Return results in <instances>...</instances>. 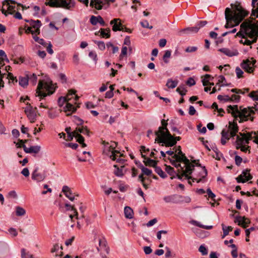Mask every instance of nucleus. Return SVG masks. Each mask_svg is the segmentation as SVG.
I'll return each instance as SVG.
<instances>
[{
    "instance_id": "1",
    "label": "nucleus",
    "mask_w": 258,
    "mask_h": 258,
    "mask_svg": "<svg viewBox=\"0 0 258 258\" xmlns=\"http://www.w3.org/2000/svg\"><path fill=\"white\" fill-rule=\"evenodd\" d=\"M179 151L177 152V154H175L172 158L173 159L170 160V162L172 165L176 168H180V170L182 172L181 175H177L178 178L182 180V177H185V179L188 180V183L191 185V182L190 179H192L193 182L196 181L199 183L200 182H204L205 178L207 175V171L205 167H204L201 171L199 173L200 178H192L189 175L191 174L194 169L195 166L190 162L189 160L185 156V154L182 153L180 146H178Z\"/></svg>"
},
{
    "instance_id": "2",
    "label": "nucleus",
    "mask_w": 258,
    "mask_h": 258,
    "mask_svg": "<svg viewBox=\"0 0 258 258\" xmlns=\"http://www.w3.org/2000/svg\"><path fill=\"white\" fill-rule=\"evenodd\" d=\"M236 36L241 37L239 42L246 45H251L256 42L258 37V21L245 20L241 25L240 31Z\"/></svg>"
},
{
    "instance_id": "3",
    "label": "nucleus",
    "mask_w": 258,
    "mask_h": 258,
    "mask_svg": "<svg viewBox=\"0 0 258 258\" xmlns=\"http://www.w3.org/2000/svg\"><path fill=\"white\" fill-rule=\"evenodd\" d=\"M248 14V12L239 5H236L232 11L227 8L225 11V17L226 23V28L238 26Z\"/></svg>"
},
{
    "instance_id": "4",
    "label": "nucleus",
    "mask_w": 258,
    "mask_h": 258,
    "mask_svg": "<svg viewBox=\"0 0 258 258\" xmlns=\"http://www.w3.org/2000/svg\"><path fill=\"white\" fill-rule=\"evenodd\" d=\"M162 126L159 127L158 131L155 132L157 137L155 141L158 143L164 144L166 147H172L175 145L177 141L180 140V137L175 138L172 136L167 128L168 124L167 120L162 119L161 120Z\"/></svg>"
},
{
    "instance_id": "5",
    "label": "nucleus",
    "mask_w": 258,
    "mask_h": 258,
    "mask_svg": "<svg viewBox=\"0 0 258 258\" xmlns=\"http://www.w3.org/2000/svg\"><path fill=\"white\" fill-rule=\"evenodd\" d=\"M227 110L228 113H231L235 118L239 117L241 121L253 119L254 112L251 108H238L237 105H229L227 107Z\"/></svg>"
},
{
    "instance_id": "6",
    "label": "nucleus",
    "mask_w": 258,
    "mask_h": 258,
    "mask_svg": "<svg viewBox=\"0 0 258 258\" xmlns=\"http://www.w3.org/2000/svg\"><path fill=\"white\" fill-rule=\"evenodd\" d=\"M56 86L49 79L40 80L37 88L36 93L41 98L46 97L47 95L52 94L56 89Z\"/></svg>"
},
{
    "instance_id": "7",
    "label": "nucleus",
    "mask_w": 258,
    "mask_h": 258,
    "mask_svg": "<svg viewBox=\"0 0 258 258\" xmlns=\"http://www.w3.org/2000/svg\"><path fill=\"white\" fill-rule=\"evenodd\" d=\"M239 136H236V140L235 141L236 147L237 149L241 146L248 144L249 141L254 139L253 142L258 144V133L256 132H247L246 133H240Z\"/></svg>"
},
{
    "instance_id": "8",
    "label": "nucleus",
    "mask_w": 258,
    "mask_h": 258,
    "mask_svg": "<svg viewBox=\"0 0 258 258\" xmlns=\"http://www.w3.org/2000/svg\"><path fill=\"white\" fill-rule=\"evenodd\" d=\"M238 131L237 124L235 122H229L228 128H224L221 132V143L222 145H225L227 141L229 140L230 138H233L236 135Z\"/></svg>"
},
{
    "instance_id": "9",
    "label": "nucleus",
    "mask_w": 258,
    "mask_h": 258,
    "mask_svg": "<svg viewBox=\"0 0 258 258\" xmlns=\"http://www.w3.org/2000/svg\"><path fill=\"white\" fill-rule=\"evenodd\" d=\"M45 4L51 7H62L70 10L75 7V3L73 0H46Z\"/></svg>"
},
{
    "instance_id": "10",
    "label": "nucleus",
    "mask_w": 258,
    "mask_h": 258,
    "mask_svg": "<svg viewBox=\"0 0 258 258\" xmlns=\"http://www.w3.org/2000/svg\"><path fill=\"white\" fill-rule=\"evenodd\" d=\"M108 145V144L105 146L104 149V153L109 156L112 160H116V162L121 164H123L125 160L121 158L122 155L117 150H115L114 147L112 146Z\"/></svg>"
},
{
    "instance_id": "11",
    "label": "nucleus",
    "mask_w": 258,
    "mask_h": 258,
    "mask_svg": "<svg viewBox=\"0 0 258 258\" xmlns=\"http://www.w3.org/2000/svg\"><path fill=\"white\" fill-rule=\"evenodd\" d=\"M83 3L86 6H88L89 4V0H79ZM115 0H91L90 6L92 8H94L97 10H101L104 8H106L108 1L113 3Z\"/></svg>"
},
{
    "instance_id": "12",
    "label": "nucleus",
    "mask_w": 258,
    "mask_h": 258,
    "mask_svg": "<svg viewBox=\"0 0 258 258\" xmlns=\"http://www.w3.org/2000/svg\"><path fill=\"white\" fill-rule=\"evenodd\" d=\"M76 91L73 90H70L66 96L64 97L66 98V101L67 102L66 105L63 108V110L66 113L67 116L71 115L73 112L76 110V108L69 101L71 100L73 95H75Z\"/></svg>"
},
{
    "instance_id": "13",
    "label": "nucleus",
    "mask_w": 258,
    "mask_h": 258,
    "mask_svg": "<svg viewBox=\"0 0 258 258\" xmlns=\"http://www.w3.org/2000/svg\"><path fill=\"white\" fill-rule=\"evenodd\" d=\"M16 3L13 0H6L3 4L2 12L5 16L12 14L16 11Z\"/></svg>"
},
{
    "instance_id": "14",
    "label": "nucleus",
    "mask_w": 258,
    "mask_h": 258,
    "mask_svg": "<svg viewBox=\"0 0 258 258\" xmlns=\"http://www.w3.org/2000/svg\"><path fill=\"white\" fill-rule=\"evenodd\" d=\"M256 60L252 58L243 60L240 63V67L246 72L252 73L254 70Z\"/></svg>"
},
{
    "instance_id": "15",
    "label": "nucleus",
    "mask_w": 258,
    "mask_h": 258,
    "mask_svg": "<svg viewBox=\"0 0 258 258\" xmlns=\"http://www.w3.org/2000/svg\"><path fill=\"white\" fill-rule=\"evenodd\" d=\"M183 196L177 195L173 194L170 195L165 196L163 197V199L165 203L167 204H180L183 203Z\"/></svg>"
},
{
    "instance_id": "16",
    "label": "nucleus",
    "mask_w": 258,
    "mask_h": 258,
    "mask_svg": "<svg viewBox=\"0 0 258 258\" xmlns=\"http://www.w3.org/2000/svg\"><path fill=\"white\" fill-rule=\"evenodd\" d=\"M24 111L31 122H34L36 117L35 109L30 104H27Z\"/></svg>"
},
{
    "instance_id": "17",
    "label": "nucleus",
    "mask_w": 258,
    "mask_h": 258,
    "mask_svg": "<svg viewBox=\"0 0 258 258\" xmlns=\"http://www.w3.org/2000/svg\"><path fill=\"white\" fill-rule=\"evenodd\" d=\"M21 143L23 145V148L24 151L27 153H38L41 149V147L40 146H31L29 148H27L26 145L24 144L25 142L23 140L20 141Z\"/></svg>"
},
{
    "instance_id": "18",
    "label": "nucleus",
    "mask_w": 258,
    "mask_h": 258,
    "mask_svg": "<svg viewBox=\"0 0 258 258\" xmlns=\"http://www.w3.org/2000/svg\"><path fill=\"white\" fill-rule=\"evenodd\" d=\"M252 178L249 170L246 169L242 171V173L236 178L238 182H245Z\"/></svg>"
},
{
    "instance_id": "19",
    "label": "nucleus",
    "mask_w": 258,
    "mask_h": 258,
    "mask_svg": "<svg viewBox=\"0 0 258 258\" xmlns=\"http://www.w3.org/2000/svg\"><path fill=\"white\" fill-rule=\"evenodd\" d=\"M38 167L35 169L32 173L31 178L33 180L36 181L37 182H41L45 179L46 175L45 173L38 172Z\"/></svg>"
},
{
    "instance_id": "20",
    "label": "nucleus",
    "mask_w": 258,
    "mask_h": 258,
    "mask_svg": "<svg viewBox=\"0 0 258 258\" xmlns=\"http://www.w3.org/2000/svg\"><path fill=\"white\" fill-rule=\"evenodd\" d=\"M62 191L63 192L66 197H67L71 201H73L75 199V197H78V195H75L73 193L71 188L67 186L64 185L62 188Z\"/></svg>"
},
{
    "instance_id": "21",
    "label": "nucleus",
    "mask_w": 258,
    "mask_h": 258,
    "mask_svg": "<svg viewBox=\"0 0 258 258\" xmlns=\"http://www.w3.org/2000/svg\"><path fill=\"white\" fill-rule=\"evenodd\" d=\"M27 22L29 23L30 27L34 30L37 34H39L40 33V28L41 26V22L40 20H26Z\"/></svg>"
},
{
    "instance_id": "22",
    "label": "nucleus",
    "mask_w": 258,
    "mask_h": 258,
    "mask_svg": "<svg viewBox=\"0 0 258 258\" xmlns=\"http://www.w3.org/2000/svg\"><path fill=\"white\" fill-rule=\"evenodd\" d=\"M110 25H112V30L114 32L117 31H123V26L122 25L119 19H114L110 22Z\"/></svg>"
},
{
    "instance_id": "23",
    "label": "nucleus",
    "mask_w": 258,
    "mask_h": 258,
    "mask_svg": "<svg viewBox=\"0 0 258 258\" xmlns=\"http://www.w3.org/2000/svg\"><path fill=\"white\" fill-rule=\"evenodd\" d=\"M218 51L224 53L225 55L229 57L237 56L239 54V52L237 51V50L235 49H230L227 48H222L219 49Z\"/></svg>"
},
{
    "instance_id": "24",
    "label": "nucleus",
    "mask_w": 258,
    "mask_h": 258,
    "mask_svg": "<svg viewBox=\"0 0 258 258\" xmlns=\"http://www.w3.org/2000/svg\"><path fill=\"white\" fill-rule=\"evenodd\" d=\"M90 22L92 25H96L99 23L101 26H106L104 20L100 16H92L90 19Z\"/></svg>"
},
{
    "instance_id": "25",
    "label": "nucleus",
    "mask_w": 258,
    "mask_h": 258,
    "mask_svg": "<svg viewBox=\"0 0 258 258\" xmlns=\"http://www.w3.org/2000/svg\"><path fill=\"white\" fill-rule=\"evenodd\" d=\"M235 222L238 223L239 225L242 226L243 228H246L250 223V220L245 217L236 216Z\"/></svg>"
},
{
    "instance_id": "26",
    "label": "nucleus",
    "mask_w": 258,
    "mask_h": 258,
    "mask_svg": "<svg viewBox=\"0 0 258 258\" xmlns=\"http://www.w3.org/2000/svg\"><path fill=\"white\" fill-rule=\"evenodd\" d=\"M0 77L2 78V80H3V79L4 78H6V79L9 80V82L10 83L15 84L17 82V79L16 77H15L12 73H9L8 74L4 73L2 74L1 73V75L0 76Z\"/></svg>"
},
{
    "instance_id": "27",
    "label": "nucleus",
    "mask_w": 258,
    "mask_h": 258,
    "mask_svg": "<svg viewBox=\"0 0 258 258\" xmlns=\"http://www.w3.org/2000/svg\"><path fill=\"white\" fill-rule=\"evenodd\" d=\"M99 247H97V250L99 251H104L107 253L109 252V248L106 246V242L104 239H99Z\"/></svg>"
},
{
    "instance_id": "28",
    "label": "nucleus",
    "mask_w": 258,
    "mask_h": 258,
    "mask_svg": "<svg viewBox=\"0 0 258 258\" xmlns=\"http://www.w3.org/2000/svg\"><path fill=\"white\" fill-rule=\"evenodd\" d=\"M251 5L253 7L251 16L258 18V0H252Z\"/></svg>"
},
{
    "instance_id": "29",
    "label": "nucleus",
    "mask_w": 258,
    "mask_h": 258,
    "mask_svg": "<svg viewBox=\"0 0 258 258\" xmlns=\"http://www.w3.org/2000/svg\"><path fill=\"white\" fill-rule=\"evenodd\" d=\"M114 167L115 168L114 173L116 176L121 177L123 175V169L124 168V165H121L120 167H119L117 165H114Z\"/></svg>"
},
{
    "instance_id": "30",
    "label": "nucleus",
    "mask_w": 258,
    "mask_h": 258,
    "mask_svg": "<svg viewBox=\"0 0 258 258\" xmlns=\"http://www.w3.org/2000/svg\"><path fill=\"white\" fill-rule=\"evenodd\" d=\"M199 31V27L198 26H195L192 27H187L185 29H182L181 32L186 34L196 33Z\"/></svg>"
},
{
    "instance_id": "31",
    "label": "nucleus",
    "mask_w": 258,
    "mask_h": 258,
    "mask_svg": "<svg viewBox=\"0 0 258 258\" xmlns=\"http://www.w3.org/2000/svg\"><path fill=\"white\" fill-rule=\"evenodd\" d=\"M178 169V173H176L175 171H174V169L173 168L171 167V166H167L166 167V171L171 175H174V174H176L177 177H178V174L181 175L182 174V172L180 170V168L178 167L177 168Z\"/></svg>"
},
{
    "instance_id": "32",
    "label": "nucleus",
    "mask_w": 258,
    "mask_h": 258,
    "mask_svg": "<svg viewBox=\"0 0 258 258\" xmlns=\"http://www.w3.org/2000/svg\"><path fill=\"white\" fill-rule=\"evenodd\" d=\"M190 224L195 225L196 226L205 229L210 230L213 228L212 226H207L202 224L200 222L196 220H191L190 222Z\"/></svg>"
},
{
    "instance_id": "33",
    "label": "nucleus",
    "mask_w": 258,
    "mask_h": 258,
    "mask_svg": "<svg viewBox=\"0 0 258 258\" xmlns=\"http://www.w3.org/2000/svg\"><path fill=\"white\" fill-rule=\"evenodd\" d=\"M124 213L125 218L132 219L133 217V210L129 207H125L124 209Z\"/></svg>"
},
{
    "instance_id": "34",
    "label": "nucleus",
    "mask_w": 258,
    "mask_h": 258,
    "mask_svg": "<svg viewBox=\"0 0 258 258\" xmlns=\"http://www.w3.org/2000/svg\"><path fill=\"white\" fill-rule=\"evenodd\" d=\"M177 80H173L172 79H169L167 81L166 86L169 89H173L178 85Z\"/></svg>"
},
{
    "instance_id": "35",
    "label": "nucleus",
    "mask_w": 258,
    "mask_h": 258,
    "mask_svg": "<svg viewBox=\"0 0 258 258\" xmlns=\"http://www.w3.org/2000/svg\"><path fill=\"white\" fill-rule=\"evenodd\" d=\"M110 30L109 28H101L99 30L101 36L103 38H108L110 37Z\"/></svg>"
},
{
    "instance_id": "36",
    "label": "nucleus",
    "mask_w": 258,
    "mask_h": 258,
    "mask_svg": "<svg viewBox=\"0 0 258 258\" xmlns=\"http://www.w3.org/2000/svg\"><path fill=\"white\" fill-rule=\"evenodd\" d=\"M19 85L23 87V88H25L28 85V77H20L19 80Z\"/></svg>"
},
{
    "instance_id": "37",
    "label": "nucleus",
    "mask_w": 258,
    "mask_h": 258,
    "mask_svg": "<svg viewBox=\"0 0 258 258\" xmlns=\"http://www.w3.org/2000/svg\"><path fill=\"white\" fill-rule=\"evenodd\" d=\"M65 207L67 208V211H69V210L73 211L74 212V213L75 216L76 217V218L78 219V212L77 211V210L76 209V208L74 207V206H71L70 204H69L68 203H66V204H65Z\"/></svg>"
},
{
    "instance_id": "38",
    "label": "nucleus",
    "mask_w": 258,
    "mask_h": 258,
    "mask_svg": "<svg viewBox=\"0 0 258 258\" xmlns=\"http://www.w3.org/2000/svg\"><path fill=\"white\" fill-rule=\"evenodd\" d=\"M155 172L162 178H165L167 177L166 174L162 170L160 167H155Z\"/></svg>"
},
{
    "instance_id": "39",
    "label": "nucleus",
    "mask_w": 258,
    "mask_h": 258,
    "mask_svg": "<svg viewBox=\"0 0 258 258\" xmlns=\"http://www.w3.org/2000/svg\"><path fill=\"white\" fill-rule=\"evenodd\" d=\"M27 77H28V81H29L33 85H35L37 82V76L34 74H30L29 76L27 75Z\"/></svg>"
},
{
    "instance_id": "40",
    "label": "nucleus",
    "mask_w": 258,
    "mask_h": 258,
    "mask_svg": "<svg viewBox=\"0 0 258 258\" xmlns=\"http://www.w3.org/2000/svg\"><path fill=\"white\" fill-rule=\"evenodd\" d=\"M16 214L18 216H24L26 214V211L21 207H17L16 209Z\"/></svg>"
},
{
    "instance_id": "41",
    "label": "nucleus",
    "mask_w": 258,
    "mask_h": 258,
    "mask_svg": "<svg viewBox=\"0 0 258 258\" xmlns=\"http://www.w3.org/2000/svg\"><path fill=\"white\" fill-rule=\"evenodd\" d=\"M176 91L182 96L185 95L187 90L184 86H179L177 89Z\"/></svg>"
},
{
    "instance_id": "42",
    "label": "nucleus",
    "mask_w": 258,
    "mask_h": 258,
    "mask_svg": "<svg viewBox=\"0 0 258 258\" xmlns=\"http://www.w3.org/2000/svg\"><path fill=\"white\" fill-rule=\"evenodd\" d=\"M146 159V160L145 161V163L146 165L154 167L155 168V167H157V162L155 160L149 158H147Z\"/></svg>"
},
{
    "instance_id": "43",
    "label": "nucleus",
    "mask_w": 258,
    "mask_h": 258,
    "mask_svg": "<svg viewBox=\"0 0 258 258\" xmlns=\"http://www.w3.org/2000/svg\"><path fill=\"white\" fill-rule=\"evenodd\" d=\"M171 54V51L169 50H166L163 57V59L165 63H167L169 62L168 58H170Z\"/></svg>"
},
{
    "instance_id": "44",
    "label": "nucleus",
    "mask_w": 258,
    "mask_h": 258,
    "mask_svg": "<svg viewBox=\"0 0 258 258\" xmlns=\"http://www.w3.org/2000/svg\"><path fill=\"white\" fill-rule=\"evenodd\" d=\"M140 167L141 169L143 174L149 176L152 173L151 170L145 167L143 165H141Z\"/></svg>"
},
{
    "instance_id": "45",
    "label": "nucleus",
    "mask_w": 258,
    "mask_h": 258,
    "mask_svg": "<svg viewBox=\"0 0 258 258\" xmlns=\"http://www.w3.org/2000/svg\"><path fill=\"white\" fill-rule=\"evenodd\" d=\"M217 98L221 101L223 102L230 101V96L228 95H221L218 96Z\"/></svg>"
},
{
    "instance_id": "46",
    "label": "nucleus",
    "mask_w": 258,
    "mask_h": 258,
    "mask_svg": "<svg viewBox=\"0 0 258 258\" xmlns=\"http://www.w3.org/2000/svg\"><path fill=\"white\" fill-rule=\"evenodd\" d=\"M33 38L36 42H38L40 44H41L43 46H44L46 45L47 43L42 38H40L39 37H37L36 35L33 36Z\"/></svg>"
},
{
    "instance_id": "47",
    "label": "nucleus",
    "mask_w": 258,
    "mask_h": 258,
    "mask_svg": "<svg viewBox=\"0 0 258 258\" xmlns=\"http://www.w3.org/2000/svg\"><path fill=\"white\" fill-rule=\"evenodd\" d=\"M94 42L97 45L101 50H104L105 49V44L103 41L94 40Z\"/></svg>"
},
{
    "instance_id": "48",
    "label": "nucleus",
    "mask_w": 258,
    "mask_h": 258,
    "mask_svg": "<svg viewBox=\"0 0 258 258\" xmlns=\"http://www.w3.org/2000/svg\"><path fill=\"white\" fill-rule=\"evenodd\" d=\"M199 251L202 253L203 255H206L208 253V248L204 245H201L199 248Z\"/></svg>"
},
{
    "instance_id": "49",
    "label": "nucleus",
    "mask_w": 258,
    "mask_h": 258,
    "mask_svg": "<svg viewBox=\"0 0 258 258\" xmlns=\"http://www.w3.org/2000/svg\"><path fill=\"white\" fill-rule=\"evenodd\" d=\"M210 78H211V76L209 74H206L204 78L202 80V83H203V86H206L208 85V84L209 83V82Z\"/></svg>"
},
{
    "instance_id": "50",
    "label": "nucleus",
    "mask_w": 258,
    "mask_h": 258,
    "mask_svg": "<svg viewBox=\"0 0 258 258\" xmlns=\"http://www.w3.org/2000/svg\"><path fill=\"white\" fill-rule=\"evenodd\" d=\"M222 227L223 232L225 233V235H228L229 231L232 230V227L231 226H226L222 224Z\"/></svg>"
},
{
    "instance_id": "51",
    "label": "nucleus",
    "mask_w": 258,
    "mask_h": 258,
    "mask_svg": "<svg viewBox=\"0 0 258 258\" xmlns=\"http://www.w3.org/2000/svg\"><path fill=\"white\" fill-rule=\"evenodd\" d=\"M219 83H221L222 86H230V84H226V80L225 77L223 76H220L219 77V80H218Z\"/></svg>"
},
{
    "instance_id": "52",
    "label": "nucleus",
    "mask_w": 258,
    "mask_h": 258,
    "mask_svg": "<svg viewBox=\"0 0 258 258\" xmlns=\"http://www.w3.org/2000/svg\"><path fill=\"white\" fill-rule=\"evenodd\" d=\"M235 73L236 74L237 78L239 79L242 77V75L243 74V72L241 70V68H240L238 67H237L235 69Z\"/></svg>"
},
{
    "instance_id": "53",
    "label": "nucleus",
    "mask_w": 258,
    "mask_h": 258,
    "mask_svg": "<svg viewBox=\"0 0 258 258\" xmlns=\"http://www.w3.org/2000/svg\"><path fill=\"white\" fill-rule=\"evenodd\" d=\"M127 48L126 46H123L121 48V53L119 55V59H121L123 56L127 54Z\"/></svg>"
},
{
    "instance_id": "54",
    "label": "nucleus",
    "mask_w": 258,
    "mask_h": 258,
    "mask_svg": "<svg viewBox=\"0 0 258 258\" xmlns=\"http://www.w3.org/2000/svg\"><path fill=\"white\" fill-rule=\"evenodd\" d=\"M230 101H233L234 102L237 103L240 101V97L238 95L234 94L230 97Z\"/></svg>"
},
{
    "instance_id": "55",
    "label": "nucleus",
    "mask_w": 258,
    "mask_h": 258,
    "mask_svg": "<svg viewBox=\"0 0 258 258\" xmlns=\"http://www.w3.org/2000/svg\"><path fill=\"white\" fill-rule=\"evenodd\" d=\"M141 25L144 28H149L150 29H151L153 28V26H150L149 22L147 20H144L142 22H141Z\"/></svg>"
},
{
    "instance_id": "56",
    "label": "nucleus",
    "mask_w": 258,
    "mask_h": 258,
    "mask_svg": "<svg viewBox=\"0 0 258 258\" xmlns=\"http://www.w3.org/2000/svg\"><path fill=\"white\" fill-rule=\"evenodd\" d=\"M66 98L63 97H60L58 98V104L59 106H62L64 103L67 104Z\"/></svg>"
},
{
    "instance_id": "57",
    "label": "nucleus",
    "mask_w": 258,
    "mask_h": 258,
    "mask_svg": "<svg viewBox=\"0 0 258 258\" xmlns=\"http://www.w3.org/2000/svg\"><path fill=\"white\" fill-rule=\"evenodd\" d=\"M74 121L78 125H82L84 122L82 119L76 116H74Z\"/></svg>"
},
{
    "instance_id": "58",
    "label": "nucleus",
    "mask_w": 258,
    "mask_h": 258,
    "mask_svg": "<svg viewBox=\"0 0 258 258\" xmlns=\"http://www.w3.org/2000/svg\"><path fill=\"white\" fill-rule=\"evenodd\" d=\"M198 49V47L197 46H188L187 47L185 51L186 52H193L197 51Z\"/></svg>"
},
{
    "instance_id": "59",
    "label": "nucleus",
    "mask_w": 258,
    "mask_h": 258,
    "mask_svg": "<svg viewBox=\"0 0 258 258\" xmlns=\"http://www.w3.org/2000/svg\"><path fill=\"white\" fill-rule=\"evenodd\" d=\"M248 96L251 98L253 100H258V94L255 92H252L248 94Z\"/></svg>"
},
{
    "instance_id": "60",
    "label": "nucleus",
    "mask_w": 258,
    "mask_h": 258,
    "mask_svg": "<svg viewBox=\"0 0 258 258\" xmlns=\"http://www.w3.org/2000/svg\"><path fill=\"white\" fill-rule=\"evenodd\" d=\"M75 138H77V142H78L80 144H82V143L84 142V137L80 134H77V135H75Z\"/></svg>"
},
{
    "instance_id": "61",
    "label": "nucleus",
    "mask_w": 258,
    "mask_h": 258,
    "mask_svg": "<svg viewBox=\"0 0 258 258\" xmlns=\"http://www.w3.org/2000/svg\"><path fill=\"white\" fill-rule=\"evenodd\" d=\"M52 45L50 42H49L47 46L46 47V50L48 53L50 54H52L53 53V50L52 49Z\"/></svg>"
},
{
    "instance_id": "62",
    "label": "nucleus",
    "mask_w": 258,
    "mask_h": 258,
    "mask_svg": "<svg viewBox=\"0 0 258 258\" xmlns=\"http://www.w3.org/2000/svg\"><path fill=\"white\" fill-rule=\"evenodd\" d=\"M186 84L189 86H192L196 84L195 80L192 78H189L186 81Z\"/></svg>"
},
{
    "instance_id": "63",
    "label": "nucleus",
    "mask_w": 258,
    "mask_h": 258,
    "mask_svg": "<svg viewBox=\"0 0 258 258\" xmlns=\"http://www.w3.org/2000/svg\"><path fill=\"white\" fill-rule=\"evenodd\" d=\"M21 254L22 258H30V255L26 252V250L24 248L21 249Z\"/></svg>"
},
{
    "instance_id": "64",
    "label": "nucleus",
    "mask_w": 258,
    "mask_h": 258,
    "mask_svg": "<svg viewBox=\"0 0 258 258\" xmlns=\"http://www.w3.org/2000/svg\"><path fill=\"white\" fill-rule=\"evenodd\" d=\"M207 193L209 198L214 199L216 197L215 195L212 191L210 188H208L207 190Z\"/></svg>"
}]
</instances>
